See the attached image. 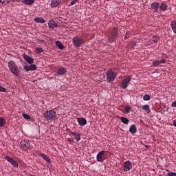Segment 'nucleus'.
<instances>
[{
    "label": "nucleus",
    "instance_id": "30",
    "mask_svg": "<svg viewBox=\"0 0 176 176\" xmlns=\"http://www.w3.org/2000/svg\"><path fill=\"white\" fill-rule=\"evenodd\" d=\"M131 106H126V107L124 109V113H129L131 112Z\"/></svg>",
    "mask_w": 176,
    "mask_h": 176
},
{
    "label": "nucleus",
    "instance_id": "45",
    "mask_svg": "<svg viewBox=\"0 0 176 176\" xmlns=\"http://www.w3.org/2000/svg\"><path fill=\"white\" fill-rule=\"evenodd\" d=\"M78 0H75V3L77 2Z\"/></svg>",
    "mask_w": 176,
    "mask_h": 176
},
{
    "label": "nucleus",
    "instance_id": "14",
    "mask_svg": "<svg viewBox=\"0 0 176 176\" xmlns=\"http://www.w3.org/2000/svg\"><path fill=\"white\" fill-rule=\"evenodd\" d=\"M40 156L42 157V158L45 160V162L47 164L52 163V160H50L49 155H46L45 153H40Z\"/></svg>",
    "mask_w": 176,
    "mask_h": 176
},
{
    "label": "nucleus",
    "instance_id": "39",
    "mask_svg": "<svg viewBox=\"0 0 176 176\" xmlns=\"http://www.w3.org/2000/svg\"><path fill=\"white\" fill-rule=\"evenodd\" d=\"M76 3V0H73V1L70 2L69 6H73Z\"/></svg>",
    "mask_w": 176,
    "mask_h": 176
},
{
    "label": "nucleus",
    "instance_id": "1",
    "mask_svg": "<svg viewBox=\"0 0 176 176\" xmlns=\"http://www.w3.org/2000/svg\"><path fill=\"white\" fill-rule=\"evenodd\" d=\"M119 31L118 28H113V30L107 35L108 42L113 43L116 42L117 38L118 37Z\"/></svg>",
    "mask_w": 176,
    "mask_h": 176
},
{
    "label": "nucleus",
    "instance_id": "35",
    "mask_svg": "<svg viewBox=\"0 0 176 176\" xmlns=\"http://www.w3.org/2000/svg\"><path fill=\"white\" fill-rule=\"evenodd\" d=\"M131 32L130 31H126V34H125V39H128V38L131 37Z\"/></svg>",
    "mask_w": 176,
    "mask_h": 176
},
{
    "label": "nucleus",
    "instance_id": "17",
    "mask_svg": "<svg viewBox=\"0 0 176 176\" xmlns=\"http://www.w3.org/2000/svg\"><path fill=\"white\" fill-rule=\"evenodd\" d=\"M23 58L30 65L34 63V60L30 55H24Z\"/></svg>",
    "mask_w": 176,
    "mask_h": 176
},
{
    "label": "nucleus",
    "instance_id": "42",
    "mask_svg": "<svg viewBox=\"0 0 176 176\" xmlns=\"http://www.w3.org/2000/svg\"><path fill=\"white\" fill-rule=\"evenodd\" d=\"M173 126L176 127V120H173Z\"/></svg>",
    "mask_w": 176,
    "mask_h": 176
},
{
    "label": "nucleus",
    "instance_id": "4",
    "mask_svg": "<svg viewBox=\"0 0 176 176\" xmlns=\"http://www.w3.org/2000/svg\"><path fill=\"white\" fill-rule=\"evenodd\" d=\"M44 118L47 119V120H51L52 119H54L56 118V112L53 109H50V111H46L45 113H43Z\"/></svg>",
    "mask_w": 176,
    "mask_h": 176
},
{
    "label": "nucleus",
    "instance_id": "33",
    "mask_svg": "<svg viewBox=\"0 0 176 176\" xmlns=\"http://www.w3.org/2000/svg\"><path fill=\"white\" fill-rule=\"evenodd\" d=\"M160 38L157 37V36H154L152 38L153 42L154 43H158Z\"/></svg>",
    "mask_w": 176,
    "mask_h": 176
},
{
    "label": "nucleus",
    "instance_id": "16",
    "mask_svg": "<svg viewBox=\"0 0 176 176\" xmlns=\"http://www.w3.org/2000/svg\"><path fill=\"white\" fill-rule=\"evenodd\" d=\"M48 27L51 28V29H54V28L58 27V23L54 19H50L48 23Z\"/></svg>",
    "mask_w": 176,
    "mask_h": 176
},
{
    "label": "nucleus",
    "instance_id": "21",
    "mask_svg": "<svg viewBox=\"0 0 176 176\" xmlns=\"http://www.w3.org/2000/svg\"><path fill=\"white\" fill-rule=\"evenodd\" d=\"M170 27L172 28L174 34H176V19H174V21L170 22Z\"/></svg>",
    "mask_w": 176,
    "mask_h": 176
},
{
    "label": "nucleus",
    "instance_id": "3",
    "mask_svg": "<svg viewBox=\"0 0 176 176\" xmlns=\"http://www.w3.org/2000/svg\"><path fill=\"white\" fill-rule=\"evenodd\" d=\"M8 67L9 69L11 72V73L13 74V75H15V76H19V72L17 70V65L16 62L11 60L8 62Z\"/></svg>",
    "mask_w": 176,
    "mask_h": 176
},
{
    "label": "nucleus",
    "instance_id": "9",
    "mask_svg": "<svg viewBox=\"0 0 176 176\" xmlns=\"http://www.w3.org/2000/svg\"><path fill=\"white\" fill-rule=\"evenodd\" d=\"M131 168H133V165L130 160H127L125 162L123 165V170L125 172L131 171Z\"/></svg>",
    "mask_w": 176,
    "mask_h": 176
},
{
    "label": "nucleus",
    "instance_id": "43",
    "mask_svg": "<svg viewBox=\"0 0 176 176\" xmlns=\"http://www.w3.org/2000/svg\"><path fill=\"white\" fill-rule=\"evenodd\" d=\"M67 141H68L69 142H72L71 138H68V139H67Z\"/></svg>",
    "mask_w": 176,
    "mask_h": 176
},
{
    "label": "nucleus",
    "instance_id": "26",
    "mask_svg": "<svg viewBox=\"0 0 176 176\" xmlns=\"http://www.w3.org/2000/svg\"><path fill=\"white\" fill-rule=\"evenodd\" d=\"M160 8L161 9V10H166L168 9V6L166 5V3H162L160 6Z\"/></svg>",
    "mask_w": 176,
    "mask_h": 176
},
{
    "label": "nucleus",
    "instance_id": "46",
    "mask_svg": "<svg viewBox=\"0 0 176 176\" xmlns=\"http://www.w3.org/2000/svg\"><path fill=\"white\" fill-rule=\"evenodd\" d=\"M2 2V0H0V3Z\"/></svg>",
    "mask_w": 176,
    "mask_h": 176
},
{
    "label": "nucleus",
    "instance_id": "22",
    "mask_svg": "<svg viewBox=\"0 0 176 176\" xmlns=\"http://www.w3.org/2000/svg\"><path fill=\"white\" fill-rule=\"evenodd\" d=\"M35 22L37 23H45V19H42V17H35L34 18Z\"/></svg>",
    "mask_w": 176,
    "mask_h": 176
},
{
    "label": "nucleus",
    "instance_id": "12",
    "mask_svg": "<svg viewBox=\"0 0 176 176\" xmlns=\"http://www.w3.org/2000/svg\"><path fill=\"white\" fill-rule=\"evenodd\" d=\"M160 2H153V3L151 4V8L154 9V12H155V13H157L158 9H159V7H160Z\"/></svg>",
    "mask_w": 176,
    "mask_h": 176
},
{
    "label": "nucleus",
    "instance_id": "18",
    "mask_svg": "<svg viewBox=\"0 0 176 176\" xmlns=\"http://www.w3.org/2000/svg\"><path fill=\"white\" fill-rule=\"evenodd\" d=\"M67 68L62 67L57 70V73L58 75H64V74L67 73Z\"/></svg>",
    "mask_w": 176,
    "mask_h": 176
},
{
    "label": "nucleus",
    "instance_id": "11",
    "mask_svg": "<svg viewBox=\"0 0 176 176\" xmlns=\"http://www.w3.org/2000/svg\"><path fill=\"white\" fill-rule=\"evenodd\" d=\"M30 66H24L25 71L29 72V71H35L36 69L37 66L36 65H34V63L30 64Z\"/></svg>",
    "mask_w": 176,
    "mask_h": 176
},
{
    "label": "nucleus",
    "instance_id": "13",
    "mask_svg": "<svg viewBox=\"0 0 176 176\" xmlns=\"http://www.w3.org/2000/svg\"><path fill=\"white\" fill-rule=\"evenodd\" d=\"M62 0H52L50 3V6L52 8H54L55 7H58L60 5Z\"/></svg>",
    "mask_w": 176,
    "mask_h": 176
},
{
    "label": "nucleus",
    "instance_id": "34",
    "mask_svg": "<svg viewBox=\"0 0 176 176\" xmlns=\"http://www.w3.org/2000/svg\"><path fill=\"white\" fill-rule=\"evenodd\" d=\"M137 45H138L137 41H133V42L131 43V49H135V46H137Z\"/></svg>",
    "mask_w": 176,
    "mask_h": 176
},
{
    "label": "nucleus",
    "instance_id": "19",
    "mask_svg": "<svg viewBox=\"0 0 176 176\" xmlns=\"http://www.w3.org/2000/svg\"><path fill=\"white\" fill-rule=\"evenodd\" d=\"M129 131L130 133H131L132 134H135V133H137L138 129H137V126H135V124H132L130 128H129Z\"/></svg>",
    "mask_w": 176,
    "mask_h": 176
},
{
    "label": "nucleus",
    "instance_id": "20",
    "mask_svg": "<svg viewBox=\"0 0 176 176\" xmlns=\"http://www.w3.org/2000/svg\"><path fill=\"white\" fill-rule=\"evenodd\" d=\"M71 134L72 135L74 136V138L77 142L80 141V134L79 133H75L74 131H72Z\"/></svg>",
    "mask_w": 176,
    "mask_h": 176
},
{
    "label": "nucleus",
    "instance_id": "24",
    "mask_svg": "<svg viewBox=\"0 0 176 176\" xmlns=\"http://www.w3.org/2000/svg\"><path fill=\"white\" fill-rule=\"evenodd\" d=\"M56 45L57 47H58V49H60V50L64 49V45L63 44V43H61V41H56Z\"/></svg>",
    "mask_w": 176,
    "mask_h": 176
},
{
    "label": "nucleus",
    "instance_id": "15",
    "mask_svg": "<svg viewBox=\"0 0 176 176\" xmlns=\"http://www.w3.org/2000/svg\"><path fill=\"white\" fill-rule=\"evenodd\" d=\"M77 120L80 126H85L87 124V120L85 118H78Z\"/></svg>",
    "mask_w": 176,
    "mask_h": 176
},
{
    "label": "nucleus",
    "instance_id": "49",
    "mask_svg": "<svg viewBox=\"0 0 176 176\" xmlns=\"http://www.w3.org/2000/svg\"><path fill=\"white\" fill-rule=\"evenodd\" d=\"M175 90H176V87H175Z\"/></svg>",
    "mask_w": 176,
    "mask_h": 176
},
{
    "label": "nucleus",
    "instance_id": "2",
    "mask_svg": "<svg viewBox=\"0 0 176 176\" xmlns=\"http://www.w3.org/2000/svg\"><path fill=\"white\" fill-rule=\"evenodd\" d=\"M72 42L75 47H80L82 45H84L85 41L83 37H80L79 36H76L72 38Z\"/></svg>",
    "mask_w": 176,
    "mask_h": 176
},
{
    "label": "nucleus",
    "instance_id": "25",
    "mask_svg": "<svg viewBox=\"0 0 176 176\" xmlns=\"http://www.w3.org/2000/svg\"><path fill=\"white\" fill-rule=\"evenodd\" d=\"M22 2L25 5H32V3L34 2V0H22Z\"/></svg>",
    "mask_w": 176,
    "mask_h": 176
},
{
    "label": "nucleus",
    "instance_id": "28",
    "mask_svg": "<svg viewBox=\"0 0 176 176\" xmlns=\"http://www.w3.org/2000/svg\"><path fill=\"white\" fill-rule=\"evenodd\" d=\"M6 124V121L3 118L0 117V127H3L4 124Z\"/></svg>",
    "mask_w": 176,
    "mask_h": 176
},
{
    "label": "nucleus",
    "instance_id": "10",
    "mask_svg": "<svg viewBox=\"0 0 176 176\" xmlns=\"http://www.w3.org/2000/svg\"><path fill=\"white\" fill-rule=\"evenodd\" d=\"M104 153L105 151H100V153H98V155H96V160L100 163H103L104 162L103 157L104 156Z\"/></svg>",
    "mask_w": 176,
    "mask_h": 176
},
{
    "label": "nucleus",
    "instance_id": "48",
    "mask_svg": "<svg viewBox=\"0 0 176 176\" xmlns=\"http://www.w3.org/2000/svg\"><path fill=\"white\" fill-rule=\"evenodd\" d=\"M2 3H4V1H3Z\"/></svg>",
    "mask_w": 176,
    "mask_h": 176
},
{
    "label": "nucleus",
    "instance_id": "29",
    "mask_svg": "<svg viewBox=\"0 0 176 176\" xmlns=\"http://www.w3.org/2000/svg\"><path fill=\"white\" fill-rule=\"evenodd\" d=\"M159 65H160V60H155L153 61V67H157V66H159Z\"/></svg>",
    "mask_w": 176,
    "mask_h": 176
},
{
    "label": "nucleus",
    "instance_id": "27",
    "mask_svg": "<svg viewBox=\"0 0 176 176\" xmlns=\"http://www.w3.org/2000/svg\"><path fill=\"white\" fill-rule=\"evenodd\" d=\"M142 109H144V111H146V112H148V113H150L151 110H150V107L149 105L146 104V105H143L142 106Z\"/></svg>",
    "mask_w": 176,
    "mask_h": 176
},
{
    "label": "nucleus",
    "instance_id": "32",
    "mask_svg": "<svg viewBox=\"0 0 176 176\" xmlns=\"http://www.w3.org/2000/svg\"><path fill=\"white\" fill-rule=\"evenodd\" d=\"M44 50L41 47H36V53H42L43 52Z\"/></svg>",
    "mask_w": 176,
    "mask_h": 176
},
{
    "label": "nucleus",
    "instance_id": "44",
    "mask_svg": "<svg viewBox=\"0 0 176 176\" xmlns=\"http://www.w3.org/2000/svg\"><path fill=\"white\" fill-rule=\"evenodd\" d=\"M30 176H36V175H34L33 174H30Z\"/></svg>",
    "mask_w": 176,
    "mask_h": 176
},
{
    "label": "nucleus",
    "instance_id": "41",
    "mask_svg": "<svg viewBox=\"0 0 176 176\" xmlns=\"http://www.w3.org/2000/svg\"><path fill=\"white\" fill-rule=\"evenodd\" d=\"M172 107H176V100H175V102H172Z\"/></svg>",
    "mask_w": 176,
    "mask_h": 176
},
{
    "label": "nucleus",
    "instance_id": "37",
    "mask_svg": "<svg viewBox=\"0 0 176 176\" xmlns=\"http://www.w3.org/2000/svg\"><path fill=\"white\" fill-rule=\"evenodd\" d=\"M166 176H176L175 172H169Z\"/></svg>",
    "mask_w": 176,
    "mask_h": 176
},
{
    "label": "nucleus",
    "instance_id": "5",
    "mask_svg": "<svg viewBox=\"0 0 176 176\" xmlns=\"http://www.w3.org/2000/svg\"><path fill=\"white\" fill-rule=\"evenodd\" d=\"M117 76V74L113 72L112 69H109L107 72V80L109 83H112L116 80V78Z\"/></svg>",
    "mask_w": 176,
    "mask_h": 176
},
{
    "label": "nucleus",
    "instance_id": "38",
    "mask_svg": "<svg viewBox=\"0 0 176 176\" xmlns=\"http://www.w3.org/2000/svg\"><path fill=\"white\" fill-rule=\"evenodd\" d=\"M0 91L1 92H6V88H3L0 85Z\"/></svg>",
    "mask_w": 176,
    "mask_h": 176
},
{
    "label": "nucleus",
    "instance_id": "23",
    "mask_svg": "<svg viewBox=\"0 0 176 176\" xmlns=\"http://www.w3.org/2000/svg\"><path fill=\"white\" fill-rule=\"evenodd\" d=\"M121 122L124 124H129V120L127 119V118H125L124 116H121L120 118Z\"/></svg>",
    "mask_w": 176,
    "mask_h": 176
},
{
    "label": "nucleus",
    "instance_id": "36",
    "mask_svg": "<svg viewBox=\"0 0 176 176\" xmlns=\"http://www.w3.org/2000/svg\"><path fill=\"white\" fill-rule=\"evenodd\" d=\"M144 100H150L151 96L150 95H144L143 97Z\"/></svg>",
    "mask_w": 176,
    "mask_h": 176
},
{
    "label": "nucleus",
    "instance_id": "47",
    "mask_svg": "<svg viewBox=\"0 0 176 176\" xmlns=\"http://www.w3.org/2000/svg\"><path fill=\"white\" fill-rule=\"evenodd\" d=\"M107 1H110L111 0H107Z\"/></svg>",
    "mask_w": 176,
    "mask_h": 176
},
{
    "label": "nucleus",
    "instance_id": "31",
    "mask_svg": "<svg viewBox=\"0 0 176 176\" xmlns=\"http://www.w3.org/2000/svg\"><path fill=\"white\" fill-rule=\"evenodd\" d=\"M22 116L25 119H27V120H30V119H31V116H29V114H26L25 113H23Z\"/></svg>",
    "mask_w": 176,
    "mask_h": 176
},
{
    "label": "nucleus",
    "instance_id": "40",
    "mask_svg": "<svg viewBox=\"0 0 176 176\" xmlns=\"http://www.w3.org/2000/svg\"><path fill=\"white\" fill-rule=\"evenodd\" d=\"M166 63V60H165V59H162L160 60V63Z\"/></svg>",
    "mask_w": 176,
    "mask_h": 176
},
{
    "label": "nucleus",
    "instance_id": "8",
    "mask_svg": "<svg viewBox=\"0 0 176 176\" xmlns=\"http://www.w3.org/2000/svg\"><path fill=\"white\" fill-rule=\"evenodd\" d=\"M131 81V77H126L124 80H122V82L120 84V87L122 89H126L129 86V82Z\"/></svg>",
    "mask_w": 176,
    "mask_h": 176
},
{
    "label": "nucleus",
    "instance_id": "7",
    "mask_svg": "<svg viewBox=\"0 0 176 176\" xmlns=\"http://www.w3.org/2000/svg\"><path fill=\"white\" fill-rule=\"evenodd\" d=\"M5 160H7L9 163L12 164L14 167H19V163L16 160H14L12 157H9L8 155L5 156Z\"/></svg>",
    "mask_w": 176,
    "mask_h": 176
},
{
    "label": "nucleus",
    "instance_id": "6",
    "mask_svg": "<svg viewBox=\"0 0 176 176\" xmlns=\"http://www.w3.org/2000/svg\"><path fill=\"white\" fill-rule=\"evenodd\" d=\"M20 148L24 151L32 149V146H31L29 140H24L23 141H21L20 143Z\"/></svg>",
    "mask_w": 176,
    "mask_h": 176
}]
</instances>
